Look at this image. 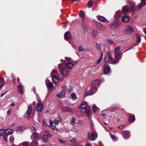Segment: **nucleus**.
<instances>
[{"mask_svg":"<svg viewBox=\"0 0 146 146\" xmlns=\"http://www.w3.org/2000/svg\"><path fill=\"white\" fill-rule=\"evenodd\" d=\"M65 59L68 62L65 64V66L68 69H71L77 62L76 61H74L69 58L66 57Z\"/></svg>","mask_w":146,"mask_h":146,"instance_id":"obj_1","label":"nucleus"},{"mask_svg":"<svg viewBox=\"0 0 146 146\" xmlns=\"http://www.w3.org/2000/svg\"><path fill=\"white\" fill-rule=\"evenodd\" d=\"M102 81V80L100 79L94 80L92 83L91 87H92V88L94 89L95 92H97L98 90L97 87L101 83Z\"/></svg>","mask_w":146,"mask_h":146,"instance_id":"obj_2","label":"nucleus"},{"mask_svg":"<svg viewBox=\"0 0 146 146\" xmlns=\"http://www.w3.org/2000/svg\"><path fill=\"white\" fill-rule=\"evenodd\" d=\"M26 114L27 115V118L29 119L32 118L34 116V113L32 112V108L31 106H28Z\"/></svg>","mask_w":146,"mask_h":146,"instance_id":"obj_3","label":"nucleus"},{"mask_svg":"<svg viewBox=\"0 0 146 146\" xmlns=\"http://www.w3.org/2000/svg\"><path fill=\"white\" fill-rule=\"evenodd\" d=\"M121 53L120 52L115 53V60H112L111 63L113 64H115L117 63L118 61L121 58Z\"/></svg>","mask_w":146,"mask_h":146,"instance_id":"obj_4","label":"nucleus"},{"mask_svg":"<svg viewBox=\"0 0 146 146\" xmlns=\"http://www.w3.org/2000/svg\"><path fill=\"white\" fill-rule=\"evenodd\" d=\"M97 135L96 133L93 132H88V137L89 139L94 141L97 138Z\"/></svg>","mask_w":146,"mask_h":146,"instance_id":"obj_5","label":"nucleus"},{"mask_svg":"<svg viewBox=\"0 0 146 146\" xmlns=\"http://www.w3.org/2000/svg\"><path fill=\"white\" fill-rule=\"evenodd\" d=\"M124 31L127 33L132 34L135 32V30L133 27L128 25L124 30Z\"/></svg>","mask_w":146,"mask_h":146,"instance_id":"obj_6","label":"nucleus"},{"mask_svg":"<svg viewBox=\"0 0 146 146\" xmlns=\"http://www.w3.org/2000/svg\"><path fill=\"white\" fill-rule=\"evenodd\" d=\"M105 61L106 62H110L111 60H112V58L111 54L109 52H108L106 54L104 57Z\"/></svg>","mask_w":146,"mask_h":146,"instance_id":"obj_7","label":"nucleus"},{"mask_svg":"<svg viewBox=\"0 0 146 146\" xmlns=\"http://www.w3.org/2000/svg\"><path fill=\"white\" fill-rule=\"evenodd\" d=\"M121 15V11H117L115 15L114 16L115 18L114 21H119L120 19V18Z\"/></svg>","mask_w":146,"mask_h":146,"instance_id":"obj_8","label":"nucleus"},{"mask_svg":"<svg viewBox=\"0 0 146 146\" xmlns=\"http://www.w3.org/2000/svg\"><path fill=\"white\" fill-rule=\"evenodd\" d=\"M104 74H107L110 71L109 66L107 64H106L104 65Z\"/></svg>","mask_w":146,"mask_h":146,"instance_id":"obj_9","label":"nucleus"},{"mask_svg":"<svg viewBox=\"0 0 146 146\" xmlns=\"http://www.w3.org/2000/svg\"><path fill=\"white\" fill-rule=\"evenodd\" d=\"M122 134L124 138L125 139H128L130 136V132L128 131H123L122 132Z\"/></svg>","mask_w":146,"mask_h":146,"instance_id":"obj_10","label":"nucleus"},{"mask_svg":"<svg viewBox=\"0 0 146 146\" xmlns=\"http://www.w3.org/2000/svg\"><path fill=\"white\" fill-rule=\"evenodd\" d=\"M96 92H95V90L94 89L92 88V87H91L90 89L86 94V96H90Z\"/></svg>","mask_w":146,"mask_h":146,"instance_id":"obj_11","label":"nucleus"},{"mask_svg":"<svg viewBox=\"0 0 146 146\" xmlns=\"http://www.w3.org/2000/svg\"><path fill=\"white\" fill-rule=\"evenodd\" d=\"M47 87L48 92H50L52 90L54 86L52 83L50 82L48 84Z\"/></svg>","mask_w":146,"mask_h":146,"instance_id":"obj_12","label":"nucleus"},{"mask_svg":"<svg viewBox=\"0 0 146 146\" xmlns=\"http://www.w3.org/2000/svg\"><path fill=\"white\" fill-rule=\"evenodd\" d=\"M43 105L42 104L39 103L36 106V109L38 112H41L43 109Z\"/></svg>","mask_w":146,"mask_h":146,"instance_id":"obj_13","label":"nucleus"},{"mask_svg":"<svg viewBox=\"0 0 146 146\" xmlns=\"http://www.w3.org/2000/svg\"><path fill=\"white\" fill-rule=\"evenodd\" d=\"M71 36L70 33L67 31L64 34V38L65 40H67L71 38Z\"/></svg>","mask_w":146,"mask_h":146,"instance_id":"obj_14","label":"nucleus"},{"mask_svg":"<svg viewBox=\"0 0 146 146\" xmlns=\"http://www.w3.org/2000/svg\"><path fill=\"white\" fill-rule=\"evenodd\" d=\"M60 72L62 74L65 76L67 75L68 74V70L64 68L61 69L60 70Z\"/></svg>","mask_w":146,"mask_h":146,"instance_id":"obj_15","label":"nucleus"},{"mask_svg":"<svg viewBox=\"0 0 146 146\" xmlns=\"http://www.w3.org/2000/svg\"><path fill=\"white\" fill-rule=\"evenodd\" d=\"M96 48L99 50H101V48L104 49L105 48V46L103 44H99L96 43Z\"/></svg>","mask_w":146,"mask_h":146,"instance_id":"obj_16","label":"nucleus"},{"mask_svg":"<svg viewBox=\"0 0 146 146\" xmlns=\"http://www.w3.org/2000/svg\"><path fill=\"white\" fill-rule=\"evenodd\" d=\"M129 20V17L126 15L123 16L121 19L122 21L124 23L128 22Z\"/></svg>","mask_w":146,"mask_h":146,"instance_id":"obj_17","label":"nucleus"},{"mask_svg":"<svg viewBox=\"0 0 146 146\" xmlns=\"http://www.w3.org/2000/svg\"><path fill=\"white\" fill-rule=\"evenodd\" d=\"M52 81L53 83L54 84H56L58 82V77L55 76H53L52 77Z\"/></svg>","mask_w":146,"mask_h":146,"instance_id":"obj_18","label":"nucleus"},{"mask_svg":"<svg viewBox=\"0 0 146 146\" xmlns=\"http://www.w3.org/2000/svg\"><path fill=\"white\" fill-rule=\"evenodd\" d=\"M87 106V105L86 103L84 101L79 106V108L82 109H85Z\"/></svg>","mask_w":146,"mask_h":146,"instance_id":"obj_19","label":"nucleus"},{"mask_svg":"<svg viewBox=\"0 0 146 146\" xmlns=\"http://www.w3.org/2000/svg\"><path fill=\"white\" fill-rule=\"evenodd\" d=\"M65 96V92L64 91L61 92L59 94L56 95V96L58 98H62Z\"/></svg>","mask_w":146,"mask_h":146,"instance_id":"obj_20","label":"nucleus"},{"mask_svg":"<svg viewBox=\"0 0 146 146\" xmlns=\"http://www.w3.org/2000/svg\"><path fill=\"white\" fill-rule=\"evenodd\" d=\"M18 90L19 93L21 94H23V86L20 84H19L18 86Z\"/></svg>","mask_w":146,"mask_h":146,"instance_id":"obj_21","label":"nucleus"},{"mask_svg":"<svg viewBox=\"0 0 146 146\" xmlns=\"http://www.w3.org/2000/svg\"><path fill=\"white\" fill-rule=\"evenodd\" d=\"M97 18L99 21L102 22H106L107 21V19L103 16H99Z\"/></svg>","mask_w":146,"mask_h":146,"instance_id":"obj_22","label":"nucleus"},{"mask_svg":"<svg viewBox=\"0 0 146 146\" xmlns=\"http://www.w3.org/2000/svg\"><path fill=\"white\" fill-rule=\"evenodd\" d=\"M146 3L145 2H141L140 3L138 4V6L136 8L137 10H139Z\"/></svg>","mask_w":146,"mask_h":146,"instance_id":"obj_23","label":"nucleus"},{"mask_svg":"<svg viewBox=\"0 0 146 146\" xmlns=\"http://www.w3.org/2000/svg\"><path fill=\"white\" fill-rule=\"evenodd\" d=\"M34 136L35 137V138L38 139L39 138L40 136V133H37L36 132L33 134V135H32L31 137V139H33L32 138L33 136Z\"/></svg>","mask_w":146,"mask_h":146,"instance_id":"obj_24","label":"nucleus"},{"mask_svg":"<svg viewBox=\"0 0 146 146\" xmlns=\"http://www.w3.org/2000/svg\"><path fill=\"white\" fill-rule=\"evenodd\" d=\"M5 133L7 135L11 134L13 133V130L11 129H7L5 130Z\"/></svg>","mask_w":146,"mask_h":146,"instance_id":"obj_25","label":"nucleus"},{"mask_svg":"<svg viewBox=\"0 0 146 146\" xmlns=\"http://www.w3.org/2000/svg\"><path fill=\"white\" fill-rule=\"evenodd\" d=\"M62 111H71V108L68 107H64L62 108H61Z\"/></svg>","mask_w":146,"mask_h":146,"instance_id":"obj_26","label":"nucleus"},{"mask_svg":"<svg viewBox=\"0 0 146 146\" xmlns=\"http://www.w3.org/2000/svg\"><path fill=\"white\" fill-rule=\"evenodd\" d=\"M32 139H34L33 138ZM38 141L33 140L31 143V146H38Z\"/></svg>","mask_w":146,"mask_h":146,"instance_id":"obj_27","label":"nucleus"},{"mask_svg":"<svg viewBox=\"0 0 146 146\" xmlns=\"http://www.w3.org/2000/svg\"><path fill=\"white\" fill-rule=\"evenodd\" d=\"M135 120V116L134 115L130 116L129 118V122H133Z\"/></svg>","mask_w":146,"mask_h":146,"instance_id":"obj_28","label":"nucleus"},{"mask_svg":"<svg viewBox=\"0 0 146 146\" xmlns=\"http://www.w3.org/2000/svg\"><path fill=\"white\" fill-rule=\"evenodd\" d=\"M86 114L88 116H90L92 115V112L91 110L89 109H86L85 110Z\"/></svg>","mask_w":146,"mask_h":146,"instance_id":"obj_29","label":"nucleus"},{"mask_svg":"<svg viewBox=\"0 0 146 146\" xmlns=\"http://www.w3.org/2000/svg\"><path fill=\"white\" fill-rule=\"evenodd\" d=\"M119 23L117 22L112 23L111 25V27L116 28L119 25Z\"/></svg>","mask_w":146,"mask_h":146,"instance_id":"obj_30","label":"nucleus"},{"mask_svg":"<svg viewBox=\"0 0 146 146\" xmlns=\"http://www.w3.org/2000/svg\"><path fill=\"white\" fill-rule=\"evenodd\" d=\"M137 42L138 43H136L135 44V46L137 45L141 41V38L140 36L139 35H137Z\"/></svg>","mask_w":146,"mask_h":146,"instance_id":"obj_31","label":"nucleus"},{"mask_svg":"<svg viewBox=\"0 0 146 146\" xmlns=\"http://www.w3.org/2000/svg\"><path fill=\"white\" fill-rule=\"evenodd\" d=\"M122 12L123 14H127L128 12L127 8L126 7H123L122 8Z\"/></svg>","mask_w":146,"mask_h":146,"instance_id":"obj_32","label":"nucleus"},{"mask_svg":"<svg viewBox=\"0 0 146 146\" xmlns=\"http://www.w3.org/2000/svg\"><path fill=\"white\" fill-rule=\"evenodd\" d=\"M92 109L94 113H95L97 111H100L99 108L96 106H93L92 108Z\"/></svg>","mask_w":146,"mask_h":146,"instance_id":"obj_33","label":"nucleus"},{"mask_svg":"<svg viewBox=\"0 0 146 146\" xmlns=\"http://www.w3.org/2000/svg\"><path fill=\"white\" fill-rule=\"evenodd\" d=\"M102 56H103V53H102V52H101V56H100V58L98 60H97V62H96V64H98L100 62H101V61L102 60Z\"/></svg>","mask_w":146,"mask_h":146,"instance_id":"obj_34","label":"nucleus"},{"mask_svg":"<svg viewBox=\"0 0 146 146\" xmlns=\"http://www.w3.org/2000/svg\"><path fill=\"white\" fill-rule=\"evenodd\" d=\"M14 138L13 136H11L9 139V142L12 144H13V143L14 141Z\"/></svg>","mask_w":146,"mask_h":146,"instance_id":"obj_35","label":"nucleus"},{"mask_svg":"<svg viewBox=\"0 0 146 146\" xmlns=\"http://www.w3.org/2000/svg\"><path fill=\"white\" fill-rule=\"evenodd\" d=\"M75 119L74 118V117H73L72 118L71 120L70 121V122L73 125H76V123L75 122Z\"/></svg>","mask_w":146,"mask_h":146,"instance_id":"obj_36","label":"nucleus"},{"mask_svg":"<svg viewBox=\"0 0 146 146\" xmlns=\"http://www.w3.org/2000/svg\"><path fill=\"white\" fill-rule=\"evenodd\" d=\"M49 127H50L53 130H56L57 131H58V129H57L55 125H50L49 126Z\"/></svg>","mask_w":146,"mask_h":146,"instance_id":"obj_37","label":"nucleus"},{"mask_svg":"<svg viewBox=\"0 0 146 146\" xmlns=\"http://www.w3.org/2000/svg\"><path fill=\"white\" fill-rule=\"evenodd\" d=\"M97 34V32L96 30H93L91 34L94 37L96 36Z\"/></svg>","mask_w":146,"mask_h":146,"instance_id":"obj_38","label":"nucleus"},{"mask_svg":"<svg viewBox=\"0 0 146 146\" xmlns=\"http://www.w3.org/2000/svg\"><path fill=\"white\" fill-rule=\"evenodd\" d=\"M87 5L88 7L89 8H91L92 7V3L91 2V1H90L88 2Z\"/></svg>","mask_w":146,"mask_h":146,"instance_id":"obj_39","label":"nucleus"},{"mask_svg":"<svg viewBox=\"0 0 146 146\" xmlns=\"http://www.w3.org/2000/svg\"><path fill=\"white\" fill-rule=\"evenodd\" d=\"M41 140L42 142H46V135H44L42 136L41 137Z\"/></svg>","mask_w":146,"mask_h":146,"instance_id":"obj_40","label":"nucleus"},{"mask_svg":"<svg viewBox=\"0 0 146 146\" xmlns=\"http://www.w3.org/2000/svg\"><path fill=\"white\" fill-rule=\"evenodd\" d=\"M114 43V41L108 39L107 40V43L109 44H111Z\"/></svg>","mask_w":146,"mask_h":146,"instance_id":"obj_41","label":"nucleus"},{"mask_svg":"<svg viewBox=\"0 0 146 146\" xmlns=\"http://www.w3.org/2000/svg\"><path fill=\"white\" fill-rule=\"evenodd\" d=\"M120 50V47L119 46H117L115 50V53L119 52Z\"/></svg>","mask_w":146,"mask_h":146,"instance_id":"obj_42","label":"nucleus"},{"mask_svg":"<svg viewBox=\"0 0 146 146\" xmlns=\"http://www.w3.org/2000/svg\"><path fill=\"white\" fill-rule=\"evenodd\" d=\"M31 130L33 133L32 135H33V134L36 132V130L35 128V127H31Z\"/></svg>","mask_w":146,"mask_h":146,"instance_id":"obj_43","label":"nucleus"},{"mask_svg":"<svg viewBox=\"0 0 146 146\" xmlns=\"http://www.w3.org/2000/svg\"><path fill=\"white\" fill-rule=\"evenodd\" d=\"M22 144L23 146H28L29 145V142L27 141L24 142L22 143Z\"/></svg>","mask_w":146,"mask_h":146,"instance_id":"obj_44","label":"nucleus"},{"mask_svg":"<svg viewBox=\"0 0 146 146\" xmlns=\"http://www.w3.org/2000/svg\"><path fill=\"white\" fill-rule=\"evenodd\" d=\"M70 142L71 143H74L76 142L77 140L75 138H74L72 139H71L70 140Z\"/></svg>","mask_w":146,"mask_h":146,"instance_id":"obj_45","label":"nucleus"},{"mask_svg":"<svg viewBox=\"0 0 146 146\" xmlns=\"http://www.w3.org/2000/svg\"><path fill=\"white\" fill-rule=\"evenodd\" d=\"M84 13L82 11H80V16L82 19H83L84 17Z\"/></svg>","mask_w":146,"mask_h":146,"instance_id":"obj_46","label":"nucleus"},{"mask_svg":"<svg viewBox=\"0 0 146 146\" xmlns=\"http://www.w3.org/2000/svg\"><path fill=\"white\" fill-rule=\"evenodd\" d=\"M5 130L3 129H0V135H3L5 132Z\"/></svg>","mask_w":146,"mask_h":146,"instance_id":"obj_47","label":"nucleus"},{"mask_svg":"<svg viewBox=\"0 0 146 146\" xmlns=\"http://www.w3.org/2000/svg\"><path fill=\"white\" fill-rule=\"evenodd\" d=\"M71 97L72 99L75 100L76 98V96L75 93H72L71 94Z\"/></svg>","mask_w":146,"mask_h":146,"instance_id":"obj_48","label":"nucleus"},{"mask_svg":"<svg viewBox=\"0 0 146 146\" xmlns=\"http://www.w3.org/2000/svg\"><path fill=\"white\" fill-rule=\"evenodd\" d=\"M136 9L134 5H132L131 7V11H133Z\"/></svg>","mask_w":146,"mask_h":146,"instance_id":"obj_49","label":"nucleus"},{"mask_svg":"<svg viewBox=\"0 0 146 146\" xmlns=\"http://www.w3.org/2000/svg\"><path fill=\"white\" fill-rule=\"evenodd\" d=\"M3 139L6 141L8 142V140L7 139V135L6 134V135L3 136Z\"/></svg>","mask_w":146,"mask_h":146,"instance_id":"obj_50","label":"nucleus"},{"mask_svg":"<svg viewBox=\"0 0 146 146\" xmlns=\"http://www.w3.org/2000/svg\"><path fill=\"white\" fill-rule=\"evenodd\" d=\"M78 50L79 51H83L84 50V49L83 48L82 46L81 45H80L79 46L78 48Z\"/></svg>","mask_w":146,"mask_h":146,"instance_id":"obj_51","label":"nucleus"},{"mask_svg":"<svg viewBox=\"0 0 146 146\" xmlns=\"http://www.w3.org/2000/svg\"><path fill=\"white\" fill-rule=\"evenodd\" d=\"M4 82H5V81L3 77H0V84Z\"/></svg>","mask_w":146,"mask_h":146,"instance_id":"obj_52","label":"nucleus"},{"mask_svg":"<svg viewBox=\"0 0 146 146\" xmlns=\"http://www.w3.org/2000/svg\"><path fill=\"white\" fill-rule=\"evenodd\" d=\"M125 127V125H122L119 126L118 127V128L121 129L124 128V127Z\"/></svg>","mask_w":146,"mask_h":146,"instance_id":"obj_53","label":"nucleus"},{"mask_svg":"<svg viewBox=\"0 0 146 146\" xmlns=\"http://www.w3.org/2000/svg\"><path fill=\"white\" fill-rule=\"evenodd\" d=\"M52 135L51 134H48V135L46 134V137L48 138H52Z\"/></svg>","mask_w":146,"mask_h":146,"instance_id":"obj_54","label":"nucleus"},{"mask_svg":"<svg viewBox=\"0 0 146 146\" xmlns=\"http://www.w3.org/2000/svg\"><path fill=\"white\" fill-rule=\"evenodd\" d=\"M110 136L111 138L113 139L114 140L115 139V137L111 133H110Z\"/></svg>","mask_w":146,"mask_h":146,"instance_id":"obj_55","label":"nucleus"},{"mask_svg":"<svg viewBox=\"0 0 146 146\" xmlns=\"http://www.w3.org/2000/svg\"><path fill=\"white\" fill-rule=\"evenodd\" d=\"M57 73V71L55 69L52 70L51 73L52 74H56Z\"/></svg>","mask_w":146,"mask_h":146,"instance_id":"obj_56","label":"nucleus"},{"mask_svg":"<svg viewBox=\"0 0 146 146\" xmlns=\"http://www.w3.org/2000/svg\"><path fill=\"white\" fill-rule=\"evenodd\" d=\"M58 140L61 143H64L66 142V141H63L61 139H58Z\"/></svg>","mask_w":146,"mask_h":146,"instance_id":"obj_57","label":"nucleus"},{"mask_svg":"<svg viewBox=\"0 0 146 146\" xmlns=\"http://www.w3.org/2000/svg\"><path fill=\"white\" fill-rule=\"evenodd\" d=\"M131 46L130 48H128L127 50H126L125 52H126V51H127L131 49H132L133 48V47L134 46Z\"/></svg>","mask_w":146,"mask_h":146,"instance_id":"obj_58","label":"nucleus"},{"mask_svg":"<svg viewBox=\"0 0 146 146\" xmlns=\"http://www.w3.org/2000/svg\"><path fill=\"white\" fill-rule=\"evenodd\" d=\"M82 29L83 31H86V26L84 25L82 26Z\"/></svg>","mask_w":146,"mask_h":146,"instance_id":"obj_59","label":"nucleus"},{"mask_svg":"<svg viewBox=\"0 0 146 146\" xmlns=\"http://www.w3.org/2000/svg\"><path fill=\"white\" fill-rule=\"evenodd\" d=\"M11 110H8L7 112V114L8 115H10L11 113Z\"/></svg>","mask_w":146,"mask_h":146,"instance_id":"obj_60","label":"nucleus"},{"mask_svg":"<svg viewBox=\"0 0 146 146\" xmlns=\"http://www.w3.org/2000/svg\"><path fill=\"white\" fill-rule=\"evenodd\" d=\"M58 121L57 120H54V121L53 123H54L55 124H56L58 123Z\"/></svg>","mask_w":146,"mask_h":146,"instance_id":"obj_61","label":"nucleus"},{"mask_svg":"<svg viewBox=\"0 0 146 146\" xmlns=\"http://www.w3.org/2000/svg\"><path fill=\"white\" fill-rule=\"evenodd\" d=\"M42 124L43 126L44 127L46 126V123L45 121L44 120L43 121Z\"/></svg>","mask_w":146,"mask_h":146,"instance_id":"obj_62","label":"nucleus"},{"mask_svg":"<svg viewBox=\"0 0 146 146\" xmlns=\"http://www.w3.org/2000/svg\"><path fill=\"white\" fill-rule=\"evenodd\" d=\"M53 123V122L52 120H50L49 123L50 125H52Z\"/></svg>","mask_w":146,"mask_h":146,"instance_id":"obj_63","label":"nucleus"},{"mask_svg":"<svg viewBox=\"0 0 146 146\" xmlns=\"http://www.w3.org/2000/svg\"><path fill=\"white\" fill-rule=\"evenodd\" d=\"M62 64L60 63L58 65V67L59 68H60L62 66Z\"/></svg>","mask_w":146,"mask_h":146,"instance_id":"obj_64","label":"nucleus"}]
</instances>
